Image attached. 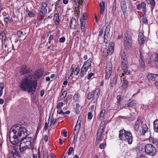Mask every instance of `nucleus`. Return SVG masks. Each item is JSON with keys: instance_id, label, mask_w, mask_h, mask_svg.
<instances>
[{"instance_id": "nucleus-21", "label": "nucleus", "mask_w": 158, "mask_h": 158, "mask_svg": "<svg viewBox=\"0 0 158 158\" xmlns=\"http://www.w3.org/2000/svg\"><path fill=\"white\" fill-rule=\"evenodd\" d=\"M53 20L56 25H58L59 24L60 19L58 14L56 13L54 15Z\"/></svg>"}, {"instance_id": "nucleus-62", "label": "nucleus", "mask_w": 158, "mask_h": 158, "mask_svg": "<svg viewBox=\"0 0 158 158\" xmlns=\"http://www.w3.org/2000/svg\"><path fill=\"white\" fill-rule=\"evenodd\" d=\"M108 48L114 49V44L113 43H111L109 44Z\"/></svg>"}, {"instance_id": "nucleus-24", "label": "nucleus", "mask_w": 158, "mask_h": 158, "mask_svg": "<svg viewBox=\"0 0 158 158\" xmlns=\"http://www.w3.org/2000/svg\"><path fill=\"white\" fill-rule=\"evenodd\" d=\"M105 123L106 122L105 121H102L99 126L98 130H101L103 131L104 128L106 127Z\"/></svg>"}, {"instance_id": "nucleus-13", "label": "nucleus", "mask_w": 158, "mask_h": 158, "mask_svg": "<svg viewBox=\"0 0 158 158\" xmlns=\"http://www.w3.org/2000/svg\"><path fill=\"white\" fill-rule=\"evenodd\" d=\"M31 138L29 137H22L21 138L19 139H17V141H16V140L15 141V144H17L19 142H20V143H22L23 144H24L26 143L27 142V140L28 139H31Z\"/></svg>"}, {"instance_id": "nucleus-14", "label": "nucleus", "mask_w": 158, "mask_h": 158, "mask_svg": "<svg viewBox=\"0 0 158 158\" xmlns=\"http://www.w3.org/2000/svg\"><path fill=\"white\" fill-rule=\"evenodd\" d=\"M117 78L116 76L110 78V84L112 87H114L117 84Z\"/></svg>"}, {"instance_id": "nucleus-4", "label": "nucleus", "mask_w": 158, "mask_h": 158, "mask_svg": "<svg viewBox=\"0 0 158 158\" xmlns=\"http://www.w3.org/2000/svg\"><path fill=\"white\" fill-rule=\"evenodd\" d=\"M20 126L19 124L15 125L11 128L9 134V137H13L14 139H16V141H17V139H19L22 138L21 134L19 132Z\"/></svg>"}, {"instance_id": "nucleus-15", "label": "nucleus", "mask_w": 158, "mask_h": 158, "mask_svg": "<svg viewBox=\"0 0 158 158\" xmlns=\"http://www.w3.org/2000/svg\"><path fill=\"white\" fill-rule=\"evenodd\" d=\"M77 21L76 19L73 18L70 22V28L71 29H75L77 28Z\"/></svg>"}, {"instance_id": "nucleus-32", "label": "nucleus", "mask_w": 158, "mask_h": 158, "mask_svg": "<svg viewBox=\"0 0 158 158\" xmlns=\"http://www.w3.org/2000/svg\"><path fill=\"white\" fill-rule=\"evenodd\" d=\"M145 66V64L143 60H139V63L138 65V67L144 68Z\"/></svg>"}, {"instance_id": "nucleus-43", "label": "nucleus", "mask_w": 158, "mask_h": 158, "mask_svg": "<svg viewBox=\"0 0 158 158\" xmlns=\"http://www.w3.org/2000/svg\"><path fill=\"white\" fill-rule=\"evenodd\" d=\"M149 139L150 141L153 144H156L158 140L156 139L153 137H150Z\"/></svg>"}, {"instance_id": "nucleus-5", "label": "nucleus", "mask_w": 158, "mask_h": 158, "mask_svg": "<svg viewBox=\"0 0 158 158\" xmlns=\"http://www.w3.org/2000/svg\"><path fill=\"white\" fill-rule=\"evenodd\" d=\"M92 61V59L90 58L84 62L81 69V77H83L86 74L88 70L91 66Z\"/></svg>"}, {"instance_id": "nucleus-22", "label": "nucleus", "mask_w": 158, "mask_h": 158, "mask_svg": "<svg viewBox=\"0 0 158 158\" xmlns=\"http://www.w3.org/2000/svg\"><path fill=\"white\" fill-rule=\"evenodd\" d=\"M27 148H26V147L22 143L20 144L19 145V153H22L23 154L24 153V151Z\"/></svg>"}, {"instance_id": "nucleus-19", "label": "nucleus", "mask_w": 158, "mask_h": 158, "mask_svg": "<svg viewBox=\"0 0 158 158\" xmlns=\"http://www.w3.org/2000/svg\"><path fill=\"white\" fill-rule=\"evenodd\" d=\"M128 82L125 79V78H123V82L122 83V85L121 86V87L122 89H125L126 88L128 85Z\"/></svg>"}, {"instance_id": "nucleus-55", "label": "nucleus", "mask_w": 158, "mask_h": 158, "mask_svg": "<svg viewBox=\"0 0 158 158\" xmlns=\"http://www.w3.org/2000/svg\"><path fill=\"white\" fill-rule=\"evenodd\" d=\"M16 34L19 37H20L23 34V32L19 31H17Z\"/></svg>"}, {"instance_id": "nucleus-16", "label": "nucleus", "mask_w": 158, "mask_h": 158, "mask_svg": "<svg viewBox=\"0 0 158 158\" xmlns=\"http://www.w3.org/2000/svg\"><path fill=\"white\" fill-rule=\"evenodd\" d=\"M142 130L140 131V133L141 135H144L148 131V127L146 124H143L142 126Z\"/></svg>"}, {"instance_id": "nucleus-41", "label": "nucleus", "mask_w": 158, "mask_h": 158, "mask_svg": "<svg viewBox=\"0 0 158 158\" xmlns=\"http://www.w3.org/2000/svg\"><path fill=\"white\" fill-rule=\"evenodd\" d=\"M124 15V17L125 19H127L128 18V14L127 13V10L122 11Z\"/></svg>"}, {"instance_id": "nucleus-57", "label": "nucleus", "mask_w": 158, "mask_h": 158, "mask_svg": "<svg viewBox=\"0 0 158 158\" xmlns=\"http://www.w3.org/2000/svg\"><path fill=\"white\" fill-rule=\"evenodd\" d=\"M78 98V94H75L73 97V99L76 101H77Z\"/></svg>"}, {"instance_id": "nucleus-6", "label": "nucleus", "mask_w": 158, "mask_h": 158, "mask_svg": "<svg viewBox=\"0 0 158 158\" xmlns=\"http://www.w3.org/2000/svg\"><path fill=\"white\" fill-rule=\"evenodd\" d=\"M145 152L147 155L155 156L156 153V149L151 144H147L145 146Z\"/></svg>"}, {"instance_id": "nucleus-9", "label": "nucleus", "mask_w": 158, "mask_h": 158, "mask_svg": "<svg viewBox=\"0 0 158 158\" xmlns=\"http://www.w3.org/2000/svg\"><path fill=\"white\" fill-rule=\"evenodd\" d=\"M146 37L142 32H139L138 37V41L139 44L141 45L144 44L145 41Z\"/></svg>"}, {"instance_id": "nucleus-7", "label": "nucleus", "mask_w": 158, "mask_h": 158, "mask_svg": "<svg viewBox=\"0 0 158 158\" xmlns=\"http://www.w3.org/2000/svg\"><path fill=\"white\" fill-rule=\"evenodd\" d=\"M31 71L30 68H27L26 65H23L20 68L19 73L21 75H24L29 73Z\"/></svg>"}, {"instance_id": "nucleus-35", "label": "nucleus", "mask_w": 158, "mask_h": 158, "mask_svg": "<svg viewBox=\"0 0 158 158\" xmlns=\"http://www.w3.org/2000/svg\"><path fill=\"white\" fill-rule=\"evenodd\" d=\"M4 88V84L3 82H0V97H1L3 94V90Z\"/></svg>"}, {"instance_id": "nucleus-60", "label": "nucleus", "mask_w": 158, "mask_h": 158, "mask_svg": "<svg viewBox=\"0 0 158 158\" xmlns=\"http://www.w3.org/2000/svg\"><path fill=\"white\" fill-rule=\"evenodd\" d=\"M65 41V38L63 36L60 38L59 39V42L61 43H63Z\"/></svg>"}, {"instance_id": "nucleus-29", "label": "nucleus", "mask_w": 158, "mask_h": 158, "mask_svg": "<svg viewBox=\"0 0 158 158\" xmlns=\"http://www.w3.org/2000/svg\"><path fill=\"white\" fill-rule=\"evenodd\" d=\"M95 91H92L91 92H89V93L87 95V99L88 100H90L92 98H93V99L94 98V96L95 94Z\"/></svg>"}, {"instance_id": "nucleus-10", "label": "nucleus", "mask_w": 158, "mask_h": 158, "mask_svg": "<svg viewBox=\"0 0 158 158\" xmlns=\"http://www.w3.org/2000/svg\"><path fill=\"white\" fill-rule=\"evenodd\" d=\"M143 121H142V119L140 117H138L137 121L135 122V124L134 125V128L135 129V130L136 131H138L139 129V125L140 123H142Z\"/></svg>"}, {"instance_id": "nucleus-64", "label": "nucleus", "mask_w": 158, "mask_h": 158, "mask_svg": "<svg viewBox=\"0 0 158 158\" xmlns=\"http://www.w3.org/2000/svg\"><path fill=\"white\" fill-rule=\"evenodd\" d=\"M142 21L144 23H148V20L146 17H144L142 18Z\"/></svg>"}, {"instance_id": "nucleus-20", "label": "nucleus", "mask_w": 158, "mask_h": 158, "mask_svg": "<svg viewBox=\"0 0 158 158\" xmlns=\"http://www.w3.org/2000/svg\"><path fill=\"white\" fill-rule=\"evenodd\" d=\"M103 131L101 130H98L97 133V137L96 138V140L98 141L101 138L102 133Z\"/></svg>"}, {"instance_id": "nucleus-31", "label": "nucleus", "mask_w": 158, "mask_h": 158, "mask_svg": "<svg viewBox=\"0 0 158 158\" xmlns=\"http://www.w3.org/2000/svg\"><path fill=\"white\" fill-rule=\"evenodd\" d=\"M11 153H12L13 158H19L20 157L19 154V152H16L12 151Z\"/></svg>"}, {"instance_id": "nucleus-33", "label": "nucleus", "mask_w": 158, "mask_h": 158, "mask_svg": "<svg viewBox=\"0 0 158 158\" xmlns=\"http://www.w3.org/2000/svg\"><path fill=\"white\" fill-rule=\"evenodd\" d=\"M138 10H140L142 8H143L146 6V4L144 2H142L140 4H138L136 6Z\"/></svg>"}, {"instance_id": "nucleus-45", "label": "nucleus", "mask_w": 158, "mask_h": 158, "mask_svg": "<svg viewBox=\"0 0 158 158\" xmlns=\"http://www.w3.org/2000/svg\"><path fill=\"white\" fill-rule=\"evenodd\" d=\"M4 20L6 24H8L9 22L11 21V19H9V17L6 16L4 17Z\"/></svg>"}, {"instance_id": "nucleus-3", "label": "nucleus", "mask_w": 158, "mask_h": 158, "mask_svg": "<svg viewBox=\"0 0 158 158\" xmlns=\"http://www.w3.org/2000/svg\"><path fill=\"white\" fill-rule=\"evenodd\" d=\"M119 132L118 137L120 140L127 142L129 144H132L133 139L131 132L126 131L124 129L120 130Z\"/></svg>"}, {"instance_id": "nucleus-48", "label": "nucleus", "mask_w": 158, "mask_h": 158, "mask_svg": "<svg viewBox=\"0 0 158 158\" xmlns=\"http://www.w3.org/2000/svg\"><path fill=\"white\" fill-rule=\"evenodd\" d=\"M80 71V67L77 66L75 69L74 71V74L75 75H77Z\"/></svg>"}, {"instance_id": "nucleus-26", "label": "nucleus", "mask_w": 158, "mask_h": 158, "mask_svg": "<svg viewBox=\"0 0 158 158\" xmlns=\"http://www.w3.org/2000/svg\"><path fill=\"white\" fill-rule=\"evenodd\" d=\"M147 3L148 4L151 5V9L152 11L155 5V2L154 0H148Z\"/></svg>"}, {"instance_id": "nucleus-53", "label": "nucleus", "mask_w": 158, "mask_h": 158, "mask_svg": "<svg viewBox=\"0 0 158 158\" xmlns=\"http://www.w3.org/2000/svg\"><path fill=\"white\" fill-rule=\"evenodd\" d=\"M94 73H89L87 77V78L88 80H90L91 77L93 76H94Z\"/></svg>"}, {"instance_id": "nucleus-40", "label": "nucleus", "mask_w": 158, "mask_h": 158, "mask_svg": "<svg viewBox=\"0 0 158 158\" xmlns=\"http://www.w3.org/2000/svg\"><path fill=\"white\" fill-rule=\"evenodd\" d=\"M110 31V29L106 27L104 31V36H106L107 38V35L109 34Z\"/></svg>"}, {"instance_id": "nucleus-51", "label": "nucleus", "mask_w": 158, "mask_h": 158, "mask_svg": "<svg viewBox=\"0 0 158 158\" xmlns=\"http://www.w3.org/2000/svg\"><path fill=\"white\" fill-rule=\"evenodd\" d=\"M28 15L29 16L31 17H33L35 15V14L31 11H29V12L28 13Z\"/></svg>"}, {"instance_id": "nucleus-52", "label": "nucleus", "mask_w": 158, "mask_h": 158, "mask_svg": "<svg viewBox=\"0 0 158 158\" xmlns=\"http://www.w3.org/2000/svg\"><path fill=\"white\" fill-rule=\"evenodd\" d=\"M139 60H143L144 56L143 55L142 52L141 51L139 52Z\"/></svg>"}, {"instance_id": "nucleus-61", "label": "nucleus", "mask_w": 158, "mask_h": 158, "mask_svg": "<svg viewBox=\"0 0 158 158\" xmlns=\"http://www.w3.org/2000/svg\"><path fill=\"white\" fill-rule=\"evenodd\" d=\"M64 103L63 102L59 103L57 106V107L61 108L63 106Z\"/></svg>"}, {"instance_id": "nucleus-23", "label": "nucleus", "mask_w": 158, "mask_h": 158, "mask_svg": "<svg viewBox=\"0 0 158 158\" xmlns=\"http://www.w3.org/2000/svg\"><path fill=\"white\" fill-rule=\"evenodd\" d=\"M105 2L103 1L101 2L100 3V13L103 14L105 10Z\"/></svg>"}, {"instance_id": "nucleus-46", "label": "nucleus", "mask_w": 158, "mask_h": 158, "mask_svg": "<svg viewBox=\"0 0 158 158\" xmlns=\"http://www.w3.org/2000/svg\"><path fill=\"white\" fill-rule=\"evenodd\" d=\"M155 66L158 67V54H156L155 60Z\"/></svg>"}, {"instance_id": "nucleus-17", "label": "nucleus", "mask_w": 158, "mask_h": 158, "mask_svg": "<svg viewBox=\"0 0 158 158\" xmlns=\"http://www.w3.org/2000/svg\"><path fill=\"white\" fill-rule=\"evenodd\" d=\"M131 40H124V45L125 48L127 49L131 48Z\"/></svg>"}, {"instance_id": "nucleus-63", "label": "nucleus", "mask_w": 158, "mask_h": 158, "mask_svg": "<svg viewBox=\"0 0 158 158\" xmlns=\"http://www.w3.org/2000/svg\"><path fill=\"white\" fill-rule=\"evenodd\" d=\"M106 145V143H101L99 146V147L101 149H103L104 148V146Z\"/></svg>"}, {"instance_id": "nucleus-58", "label": "nucleus", "mask_w": 158, "mask_h": 158, "mask_svg": "<svg viewBox=\"0 0 158 158\" xmlns=\"http://www.w3.org/2000/svg\"><path fill=\"white\" fill-rule=\"evenodd\" d=\"M5 35V33L3 32H2L0 33V39H3L4 36Z\"/></svg>"}, {"instance_id": "nucleus-38", "label": "nucleus", "mask_w": 158, "mask_h": 158, "mask_svg": "<svg viewBox=\"0 0 158 158\" xmlns=\"http://www.w3.org/2000/svg\"><path fill=\"white\" fill-rule=\"evenodd\" d=\"M80 106L79 104L78 103L76 105V109L75 110V113L76 114H78L80 112V109L79 108Z\"/></svg>"}, {"instance_id": "nucleus-8", "label": "nucleus", "mask_w": 158, "mask_h": 158, "mask_svg": "<svg viewBox=\"0 0 158 158\" xmlns=\"http://www.w3.org/2000/svg\"><path fill=\"white\" fill-rule=\"evenodd\" d=\"M19 127V132L21 134V137H27L29 135L28 131L25 127H22L20 125Z\"/></svg>"}, {"instance_id": "nucleus-2", "label": "nucleus", "mask_w": 158, "mask_h": 158, "mask_svg": "<svg viewBox=\"0 0 158 158\" xmlns=\"http://www.w3.org/2000/svg\"><path fill=\"white\" fill-rule=\"evenodd\" d=\"M120 55L121 57V68L123 70V72L125 73H122V76L121 77H122V76H124L125 74L126 75L130 74L131 71L128 70L129 64L127 61L125 52L124 51L122 50L120 51Z\"/></svg>"}, {"instance_id": "nucleus-36", "label": "nucleus", "mask_w": 158, "mask_h": 158, "mask_svg": "<svg viewBox=\"0 0 158 158\" xmlns=\"http://www.w3.org/2000/svg\"><path fill=\"white\" fill-rule=\"evenodd\" d=\"M114 49L108 48L107 50V55H111L114 52Z\"/></svg>"}, {"instance_id": "nucleus-39", "label": "nucleus", "mask_w": 158, "mask_h": 158, "mask_svg": "<svg viewBox=\"0 0 158 158\" xmlns=\"http://www.w3.org/2000/svg\"><path fill=\"white\" fill-rule=\"evenodd\" d=\"M48 151L46 149H45L43 151V157H48Z\"/></svg>"}, {"instance_id": "nucleus-12", "label": "nucleus", "mask_w": 158, "mask_h": 158, "mask_svg": "<svg viewBox=\"0 0 158 158\" xmlns=\"http://www.w3.org/2000/svg\"><path fill=\"white\" fill-rule=\"evenodd\" d=\"M112 73V68L110 67L106 66V75L105 79L106 80L108 79Z\"/></svg>"}, {"instance_id": "nucleus-59", "label": "nucleus", "mask_w": 158, "mask_h": 158, "mask_svg": "<svg viewBox=\"0 0 158 158\" xmlns=\"http://www.w3.org/2000/svg\"><path fill=\"white\" fill-rule=\"evenodd\" d=\"M53 40V37L52 35H50L48 39V43L50 44L51 40Z\"/></svg>"}, {"instance_id": "nucleus-25", "label": "nucleus", "mask_w": 158, "mask_h": 158, "mask_svg": "<svg viewBox=\"0 0 158 158\" xmlns=\"http://www.w3.org/2000/svg\"><path fill=\"white\" fill-rule=\"evenodd\" d=\"M47 4L46 2H42L41 8H42V10H44V14H47Z\"/></svg>"}, {"instance_id": "nucleus-34", "label": "nucleus", "mask_w": 158, "mask_h": 158, "mask_svg": "<svg viewBox=\"0 0 158 158\" xmlns=\"http://www.w3.org/2000/svg\"><path fill=\"white\" fill-rule=\"evenodd\" d=\"M136 104V101L133 100L127 104V106L128 107H132L135 106Z\"/></svg>"}, {"instance_id": "nucleus-11", "label": "nucleus", "mask_w": 158, "mask_h": 158, "mask_svg": "<svg viewBox=\"0 0 158 158\" xmlns=\"http://www.w3.org/2000/svg\"><path fill=\"white\" fill-rule=\"evenodd\" d=\"M80 116L78 118L76 124L75 126L74 131H76V134H77L79 132L81 124V118H80Z\"/></svg>"}, {"instance_id": "nucleus-37", "label": "nucleus", "mask_w": 158, "mask_h": 158, "mask_svg": "<svg viewBox=\"0 0 158 158\" xmlns=\"http://www.w3.org/2000/svg\"><path fill=\"white\" fill-rule=\"evenodd\" d=\"M106 112V110L105 109L102 110L100 112L99 116V118H103Z\"/></svg>"}, {"instance_id": "nucleus-18", "label": "nucleus", "mask_w": 158, "mask_h": 158, "mask_svg": "<svg viewBox=\"0 0 158 158\" xmlns=\"http://www.w3.org/2000/svg\"><path fill=\"white\" fill-rule=\"evenodd\" d=\"M131 32L129 31H127L124 34V40H131Z\"/></svg>"}, {"instance_id": "nucleus-1", "label": "nucleus", "mask_w": 158, "mask_h": 158, "mask_svg": "<svg viewBox=\"0 0 158 158\" xmlns=\"http://www.w3.org/2000/svg\"><path fill=\"white\" fill-rule=\"evenodd\" d=\"M43 70L39 69L33 75L28 74L24 76L19 85L20 89L23 91H27L28 93L33 94L37 86V81L43 75Z\"/></svg>"}, {"instance_id": "nucleus-54", "label": "nucleus", "mask_w": 158, "mask_h": 158, "mask_svg": "<svg viewBox=\"0 0 158 158\" xmlns=\"http://www.w3.org/2000/svg\"><path fill=\"white\" fill-rule=\"evenodd\" d=\"M117 103L119 104L120 102V101L121 100V95H118L117 97Z\"/></svg>"}, {"instance_id": "nucleus-28", "label": "nucleus", "mask_w": 158, "mask_h": 158, "mask_svg": "<svg viewBox=\"0 0 158 158\" xmlns=\"http://www.w3.org/2000/svg\"><path fill=\"white\" fill-rule=\"evenodd\" d=\"M153 124L154 131L158 133V119H156L154 122Z\"/></svg>"}, {"instance_id": "nucleus-42", "label": "nucleus", "mask_w": 158, "mask_h": 158, "mask_svg": "<svg viewBox=\"0 0 158 158\" xmlns=\"http://www.w3.org/2000/svg\"><path fill=\"white\" fill-rule=\"evenodd\" d=\"M80 23L81 30L82 31H84L85 32L86 30L85 28L84 22H83L82 21L80 22Z\"/></svg>"}, {"instance_id": "nucleus-47", "label": "nucleus", "mask_w": 158, "mask_h": 158, "mask_svg": "<svg viewBox=\"0 0 158 158\" xmlns=\"http://www.w3.org/2000/svg\"><path fill=\"white\" fill-rule=\"evenodd\" d=\"M57 112L58 114H64V112H63L62 110V109L61 108H59V107H57Z\"/></svg>"}, {"instance_id": "nucleus-49", "label": "nucleus", "mask_w": 158, "mask_h": 158, "mask_svg": "<svg viewBox=\"0 0 158 158\" xmlns=\"http://www.w3.org/2000/svg\"><path fill=\"white\" fill-rule=\"evenodd\" d=\"M73 147H70L69 148L68 151V155H70L72 154V152L73 151Z\"/></svg>"}, {"instance_id": "nucleus-50", "label": "nucleus", "mask_w": 158, "mask_h": 158, "mask_svg": "<svg viewBox=\"0 0 158 158\" xmlns=\"http://www.w3.org/2000/svg\"><path fill=\"white\" fill-rule=\"evenodd\" d=\"M93 116L91 112H88V118L89 120H91L93 117Z\"/></svg>"}, {"instance_id": "nucleus-44", "label": "nucleus", "mask_w": 158, "mask_h": 158, "mask_svg": "<svg viewBox=\"0 0 158 158\" xmlns=\"http://www.w3.org/2000/svg\"><path fill=\"white\" fill-rule=\"evenodd\" d=\"M93 91H95V93H96V95H97V98H98V96H99L100 92V89L99 88H98L97 89H96L95 90H93Z\"/></svg>"}, {"instance_id": "nucleus-30", "label": "nucleus", "mask_w": 158, "mask_h": 158, "mask_svg": "<svg viewBox=\"0 0 158 158\" xmlns=\"http://www.w3.org/2000/svg\"><path fill=\"white\" fill-rule=\"evenodd\" d=\"M157 77L156 75L152 73H148L147 75V78L149 80H152Z\"/></svg>"}, {"instance_id": "nucleus-27", "label": "nucleus", "mask_w": 158, "mask_h": 158, "mask_svg": "<svg viewBox=\"0 0 158 158\" xmlns=\"http://www.w3.org/2000/svg\"><path fill=\"white\" fill-rule=\"evenodd\" d=\"M32 144L33 143H31V139H28L27 140V142L24 145L26 147V148L28 149H31L32 148Z\"/></svg>"}, {"instance_id": "nucleus-56", "label": "nucleus", "mask_w": 158, "mask_h": 158, "mask_svg": "<svg viewBox=\"0 0 158 158\" xmlns=\"http://www.w3.org/2000/svg\"><path fill=\"white\" fill-rule=\"evenodd\" d=\"M67 94V91L64 90V91L62 93V94L61 95V96H63V98H65Z\"/></svg>"}]
</instances>
